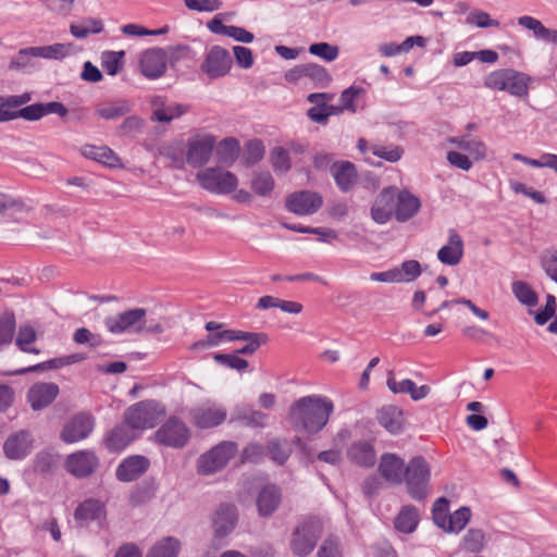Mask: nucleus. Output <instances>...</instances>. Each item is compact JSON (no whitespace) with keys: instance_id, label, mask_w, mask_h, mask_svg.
Listing matches in <instances>:
<instances>
[{"instance_id":"obj_1","label":"nucleus","mask_w":557,"mask_h":557,"mask_svg":"<svg viewBox=\"0 0 557 557\" xmlns=\"http://www.w3.org/2000/svg\"><path fill=\"white\" fill-rule=\"evenodd\" d=\"M333 412V401L314 394L294 401L288 408L287 418L294 431L312 436L326 426Z\"/></svg>"},{"instance_id":"obj_2","label":"nucleus","mask_w":557,"mask_h":557,"mask_svg":"<svg viewBox=\"0 0 557 557\" xmlns=\"http://www.w3.org/2000/svg\"><path fill=\"white\" fill-rule=\"evenodd\" d=\"M104 325L112 334H161L164 331L160 322L147 318V311L143 308H134L108 317Z\"/></svg>"},{"instance_id":"obj_3","label":"nucleus","mask_w":557,"mask_h":557,"mask_svg":"<svg viewBox=\"0 0 557 557\" xmlns=\"http://www.w3.org/2000/svg\"><path fill=\"white\" fill-rule=\"evenodd\" d=\"M533 78L527 73L512 69L491 72L484 78V86L492 90L507 91L511 96L522 98L529 95Z\"/></svg>"},{"instance_id":"obj_4","label":"nucleus","mask_w":557,"mask_h":557,"mask_svg":"<svg viewBox=\"0 0 557 557\" xmlns=\"http://www.w3.org/2000/svg\"><path fill=\"white\" fill-rule=\"evenodd\" d=\"M165 413V407L161 403L147 399L129 406L124 411L123 418L124 422L139 435L143 431L154 428Z\"/></svg>"},{"instance_id":"obj_5","label":"nucleus","mask_w":557,"mask_h":557,"mask_svg":"<svg viewBox=\"0 0 557 557\" xmlns=\"http://www.w3.org/2000/svg\"><path fill=\"white\" fill-rule=\"evenodd\" d=\"M323 533V522L315 517L301 521L293 531L289 547L297 557L309 556Z\"/></svg>"},{"instance_id":"obj_6","label":"nucleus","mask_w":557,"mask_h":557,"mask_svg":"<svg viewBox=\"0 0 557 557\" xmlns=\"http://www.w3.org/2000/svg\"><path fill=\"white\" fill-rule=\"evenodd\" d=\"M238 446L233 441H223L210 450L200 455L197 460V472L200 475H212L226 467L228 461L235 457Z\"/></svg>"},{"instance_id":"obj_7","label":"nucleus","mask_w":557,"mask_h":557,"mask_svg":"<svg viewBox=\"0 0 557 557\" xmlns=\"http://www.w3.org/2000/svg\"><path fill=\"white\" fill-rule=\"evenodd\" d=\"M430 478L431 467L423 457L417 456L410 459L404 479L407 491L413 499L421 500L426 497Z\"/></svg>"},{"instance_id":"obj_8","label":"nucleus","mask_w":557,"mask_h":557,"mask_svg":"<svg viewBox=\"0 0 557 557\" xmlns=\"http://www.w3.org/2000/svg\"><path fill=\"white\" fill-rule=\"evenodd\" d=\"M196 177L202 188L213 194L233 193L238 185L236 175L221 168L205 169Z\"/></svg>"},{"instance_id":"obj_9","label":"nucleus","mask_w":557,"mask_h":557,"mask_svg":"<svg viewBox=\"0 0 557 557\" xmlns=\"http://www.w3.org/2000/svg\"><path fill=\"white\" fill-rule=\"evenodd\" d=\"M232 65L233 59L230 52L221 46H212L205 55L200 71L209 79H216L227 75Z\"/></svg>"},{"instance_id":"obj_10","label":"nucleus","mask_w":557,"mask_h":557,"mask_svg":"<svg viewBox=\"0 0 557 557\" xmlns=\"http://www.w3.org/2000/svg\"><path fill=\"white\" fill-rule=\"evenodd\" d=\"M189 437L190 432L187 425L175 417L170 418L154 433L158 444L172 448L184 447L188 443Z\"/></svg>"},{"instance_id":"obj_11","label":"nucleus","mask_w":557,"mask_h":557,"mask_svg":"<svg viewBox=\"0 0 557 557\" xmlns=\"http://www.w3.org/2000/svg\"><path fill=\"white\" fill-rule=\"evenodd\" d=\"M190 421L199 429H211L221 425L227 418L226 408L214 401H207L194 408L190 413Z\"/></svg>"},{"instance_id":"obj_12","label":"nucleus","mask_w":557,"mask_h":557,"mask_svg":"<svg viewBox=\"0 0 557 557\" xmlns=\"http://www.w3.org/2000/svg\"><path fill=\"white\" fill-rule=\"evenodd\" d=\"M323 205V197L310 190H301L290 194L286 198V208L297 215H311Z\"/></svg>"},{"instance_id":"obj_13","label":"nucleus","mask_w":557,"mask_h":557,"mask_svg":"<svg viewBox=\"0 0 557 557\" xmlns=\"http://www.w3.org/2000/svg\"><path fill=\"white\" fill-rule=\"evenodd\" d=\"M95 419L91 414L81 412L69 420L61 432V440L72 444L85 440L92 432Z\"/></svg>"},{"instance_id":"obj_14","label":"nucleus","mask_w":557,"mask_h":557,"mask_svg":"<svg viewBox=\"0 0 557 557\" xmlns=\"http://www.w3.org/2000/svg\"><path fill=\"white\" fill-rule=\"evenodd\" d=\"M168 54L162 48L145 50L139 58L141 74L149 79H156L164 75L166 71Z\"/></svg>"},{"instance_id":"obj_15","label":"nucleus","mask_w":557,"mask_h":557,"mask_svg":"<svg viewBox=\"0 0 557 557\" xmlns=\"http://www.w3.org/2000/svg\"><path fill=\"white\" fill-rule=\"evenodd\" d=\"M397 187L383 188L373 201L370 210L372 220L377 224H386L395 214V200Z\"/></svg>"},{"instance_id":"obj_16","label":"nucleus","mask_w":557,"mask_h":557,"mask_svg":"<svg viewBox=\"0 0 557 557\" xmlns=\"http://www.w3.org/2000/svg\"><path fill=\"white\" fill-rule=\"evenodd\" d=\"M99 460L90 450H79L67 456L65 469L76 478H87L98 468Z\"/></svg>"},{"instance_id":"obj_17","label":"nucleus","mask_w":557,"mask_h":557,"mask_svg":"<svg viewBox=\"0 0 557 557\" xmlns=\"http://www.w3.org/2000/svg\"><path fill=\"white\" fill-rule=\"evenodd\" d=\"M34 445V438L29 431L21 430L12 433L3 444V453L10 460L26 458Z\"/></svg>"},{"instance_id":"obj_18","label":"nucleus","mask_w":557,"mask_h":557,"mask_svg":"<svg viewBox=\"0 0 557 557\" xmlns=\"http://www.w3.org/2000/svg\"><path fill=\"white\" fill-rule=\"evenodd\" d=\"M215 139L211 135L197 136L189 140L186 161L194 168L206 164L212 154Z\"/></svg>"},{"instance_id":"obj_19","label":"nucleus","mask_w":557,"mask_h":557,"mask_svg":"<svg viewBox=\"0 0 557 557\" xmlns=\"http://www.w3.org/2000/svg\"><path fill=\"white\" fill-rule=\"evenodd\" d=\"M465 244L462 237L454 228L448 231L447 244L437 251V259L446 265L455 267L463 257Z\"/></svg>"},{"instance_id":"obj_20","label":"nucleus","mask_w":557,"mask_h":557,"mask_svg":"<svg viewBox=\"0 0 557 557\" xmlns=\"http://www.w3.org/2000/svg\"><path fill=\"white\" fill-rule=\"evenodd\" d=\"M59 386L55 383H36L28 393L27 398L34 410H40L49 406L58 396Z\"/></svg>"},{"instance_id":"obj_21","label":"nucleus","mask_w":557,"mask_h":557,"mask_svg":"<svg viewBox=\"0 0 557 557\" xmlns=\"http://www.w3.org/2000/svg\"><path fill=\"white\" fill-rule=\"evenodd\" d=\"M149 468V460L144 456H131L124 459L116 469V479L131 482L138 479Z\"/></svg>"},{"instance_id":"obj_22","label":"nucleus","mask_w":557,"mask_h":557,"mask_svg":"<svg viewBox=\"0 0 557 557\" xmlns=\"http://www.w3.org/2000/svg\"><path fill=\"white\" fill-rule=\"evenodd\" d=\"M421 202L418 197L404 189L398 191L395 200V218L398 222H406L413 218L420 210Z\"/></svg>"},{"instance_id":"obj_23","label":"nucleus","mask_w":557,"mask_h":557,"mask_svg":"<svg viewBox=\"0 0 557 557\" xmlns=\"http://www.w3.org/2000/svg\"><path fill=\"white\" fill-rule=\"evenodd\" d=\"M347 457L351 463L363 468H371L376 461L374 447L367 441L354 442L347 450Z\"/></svg>"},{"instance_id":"obj_24","label":"nucleus","mask_w":557,"mask_h":557,"mask_svg":"<svg viewBox=\"0 0 557 557\" xmlns=\"http://www.w3.org/2000/svg\"><path fill=\"white\" fill-rule=\"evenodd\" d=\"M294 444L301 445V438L296 436L293 441H288L287 438L273 437L268 441L265 448L271 460L278 466H283L290 457Z\"/></svg>"},{"instance_id":"obj_25","label":"nucleus","mask_w":557,"mask_h":557,"mask_svg":"<svg viewBox=\"0 0 557 557\" xmlns=\"http://www.w3.org/2000/svg\"><path fill=\"white\" fill-rule=\"evenodd\" d=\"M379 470L387 481L400 484L404 481L406 467L404 460L397 455L386 453L381 457Z\"/></svg>"},{"instance_id":"obj_26","label":"nucleus","mask_w":557,"mask_h":557,"mask_svg":"<svg viewBox=\"0 0 557 557\" xmlns=\"http://www.w3.org/2000/svg\"><path fill=\"white\" fill-rule=\"evenodd\" d=\"M137 436L135 430L123 421L108 433L106 444L109 450L121 451Z\"/></svg>"},{"instance_id":"obj_27","label":"nucleus","mask_w":557,"mask_h":557,"mask_svg":"<svg viewBox=\"0 0 557 557\" xmlns=\"http://www.w3.org/2000/svg\"><path fill=\"white\" fill-rule=\"evenodd\" d=\"M331 171L337 187L343 193L350 191L357 183V169L355 164L349 161L334 163Z\"/></svg>"},{"instance_id":"obj_28","label":"nucleus","mask_w":557,"mask_h":557,"mask_svg":"<svg viewBox=\"0 0 557 557\" xmlns=\"http://www.w3.org/2000/svg\"><path fill=\"white\" fill-rule=\"evenodd\" d=\"M237 523V510L233 505H221L215 512L213 520L214 533L216 536L230 534Z\"/></svg>"},{"instance_id":"obj_29","label":"nucleus","mask_w":557,"mask_h":557,"mask_svg":"<svg viewBox=\"0 0 557 557\" xmlns=\"http://www.w3.org/2000/svg\"><path fill=\"white\" fill-rule=\"evenodd\" d=\"M386 384L388 389L394 394H409L411 399L416 401L425 398L431 392L430 386H417L416 383L409 379L397 382L392 374L388 375Z\"/></svg>"},{"instance_id":"obj_30","label":"nucleus","mask_w":557,"mask_h":557,"mask_svg":"<svg viewBox=\"0 0 557 557\" xmlns=\"http://www.w3.org/2000/svg\"><path fill=\"white\" fill-rule=\"evenodd\" d=\"M82 154L90 160L97 161L109 168H122L119 156L107 146L85 145L82 147Z\"/></svg>"},{"instance_id":"obj_31","label":"nucleus","mask_w":557,"mask_h":557,"mask_svg":"<svg viewBox=\"0 0 557 557\" xmlns=\"http://www.w3.org/2000/svg\"><path fill=\"white\" fill-rule=\"evenodd\" d=\"M281 504V491L275 485L264 486L258 494L257 507L262 517L271 516Z\"/></svg>"},{"instance_id":"obj_32","label":"nucleus","mask_w":557,"mask_h":557,"mask_svg":"<svg viewBox=\"0 0 557 557\" xmlns=\"http://www.w3.org/2000/svg\"><path fill=\"white\" fill-rule=\"evenodd\" d=\"M33 55L45 60L60 61L69 55L75 53V47L73 44H61L57 42L48 46H35L32 47Z\"/></svg>"},{"instance_id":"obj_33","label":"nucleus","mask_w":557,"mask_h":557,"mask_svg":"<svg viewBox=\"0 0 557 557\" xmlns=\"http://www.w3.org/2000/svg\"><path fill=\"white\" fill-rule=\"evenodd\" d=\"M268 416L246 406H237L232 412L230 422H240L247 426L264 428Z\"/></svg>"},{"instance_id":"obj_34","label":"nucleus","mask_w":557,"mask_h":557,"mask_svg":"<svg viewBox=\"0 0 557 557\" xmlns=\"http://www.w3.org/2000/svg\"><path fill=\"white\" fill-rule=\"evenodd\" d=\"M84 359H85V356L83 354L67 355V356L50 359L48 361L32 366L28 368L16 370L13 372V374L20 375V374H25L28 372L60 369V368H63V367H66V366L73 364V363H78V362L83 361Z\"/></svg>"},{"instance_id":"obj_35","label":"nucleus","mask_w":557,"mask_h":557,"mask_svg":"<svg viewBox=\"0 0 557 557\" xmlns=\"http://www.w3.org/2000/svg\"><path fill=\"white\" fill-rule=\"evenodd\" d=\"M106 516L104 505L95 498H89L81 503L74 512L76 521L89 522L100 520Z\"/></svg>"},{"instance_id":"obj_36","label":"nucleus","mask_w":557,"mask_h":557,"mask_svg":"<svg viewBox=\"0 0 557 557\" xmlns=\"http://www.w3.org/2000/svg\"><path fill=\"white\" fill-rule=\"evenodd\" d=\"M379 423L389 433H399L404 426V417L400 409L386 406L377 411Z\"/></svg>"},{"instance_id":"obj_37","label":"nucleus","mask_w":557,"mask_h":557,"mask_svg":"<svg viewBox=\"0 0 557 557\" xmlns=\"http://www.w3.org/2000/svg\"><path fill=\"white\" fill-rule=\"evenodd\" d=\"M449 143L456 145L458 148L468 151L476 161L483 160L487 153L486 145L478 137L469 135L450 137Z\"/></svg>"},{"instance_id":"obj_38","label":"nucleus","mask_w":557,"mask_h":557,"mask_svg":"<svg viewBox=\"0 0 557 557\" xmlns=\"http://www.w3.org/2000/svg\"><path fill=\"white\" fill-rule=\"evenodd\" d=\"M511 292L515 298L528 308H533L539 304V295L531 284L525 281L517 280L511 283Z\"/></svg>"},{"instance_id":"obj_39","label":"nucleus","mask_w":557,"mask_h":557,"mask_svg":"<svg viewBox=\"0 0 557 557\" xmlns=\"http://www.w3.org/2000/svg\"><path fill=\"white\" fill-rule=\"evenodd\" d=\"M486 545V534L482 529L471 528L462 536L459 549L467 553H480Z\"/></svg>"},{"instance_id":"obj_40","label":"nucleus","mask_w":557,"mask_h":557,"mask_svg":"<svg viewBox=\"0 0 557 557\" xmlns=\"http://www.w3.org/2000/svg\"><path fill=\"white\" fill-rule=\"evenodd\" d=\"M180 541L173 536H166L157 542L147 553L146 557H177Z\"/></svg>"},{"instance_id":"obj_41","label":"nucleus","mask_w":557,"mask_h":557,"mask_svg":"<svg viewBox=\"0 0 557 557\" xmlns=\"http://www.w3.org/2000/svg\"><path fill=\"white\" fill-rule=\"evenodd\" d=\"M275 187V181L270 172H255L250 180L251 190L259 197H268Z\"/></svg>"},{"instance_id":"obj_42","label":"nucleus","mask_w":557,"mask_h":557,"mask_svg":"<svg viewBox=\"0 0 557 557\" xmlns=\"http://www.w3.org/2000/svg\"><path fill=\"white\" fill-rule=\"evenodd\" d=\"M419 522V515L413 506H406L395 519V528L403 533H412Z\"/></svg>"},{"instance_id":"obj_43","label":"nucleus","mask_w":557,"mask_h":557,"mask_svg":"<svg viewBox=\"0 0 557 557\" xmlns=\"http://www.w3.org/2000/svg\"><path fill=\"white\" fill-rule=\"evenodd\" d=\"M131 111V106L127 101L122 100L117 102L102 103L97 106L96 114L104 120H115Z\"/></svg>"},{"instance_id":"obj_44","label":"nucleus","mask_w":557,"mask_h":557,"mask_svg":"<svg viewBox=\"0 0 557 557\" xmlns=\"http://www.w3.org/2000/svg\"><path fill=\"white\" fill-rule=\"evenodd\" d=\"M305 79L312 83L315 87L324 88L329 85L332 77L329 72L321 65L315 63L304 64Z\"/></svg>"},{"instance_id":"obj_45","label":"nucleus","mask_w":557,"mask_h":557,"mask_svg":"<svg viewBox=\"0 0 557 557\" xmlns=\"http://www.w3.org/2000/svg\"><path fill=\"white\" fill-rule=\"evenodd\" d=\"M188 111V107L181 103H170L164 107L156 108L152 111V120L169 123Z\"/></svg>"},{"instance_id":"obj_46","label":"nucleus","mask_w":557,"mask_h":557,"mask_svg":"<svg viewBox=\"0 0 557 557\" xmlns=\"http://www.w3.org/2000/svg\"><path fill=\"white\" fill-rule=\"evenodd\" d=\"M57 461L58 455L52 450H41L35 456L33 460L34 471L41 474L48 473L57 465Z\"/></svg>"},{"instance_id":"obj_47","label":"nucleus","mask_w":557,"mask_h":557,"mask_svg":"<svg viewBox=\"0 0 557 557\" xmlns=\"http://www.w3.org/2000/svg\"><path fill=\"white\" fill-rule=\"evenodd\" d=\"M398 273V283H410L416 281L422 273L421 265L417 260L404 261L398 268H395Z\"/></svg>"},{"instance_id":"obj_48","label":"nucleus","mask_w":557,"mask_h":557,"mask_svg":"<svg viewBox=\"0 0 557 557\" xmlns=\"http://www.w3.org/2000/svg\"><path fill=\"white\" fill-rule=\"evenodd\" d=\"M471 519V510L469 507H460L454 513H450L446 532L459 533L466 528Z\"/></svg>"},{"instance_id":"obj_49","label":"nucleus","mask_w":557,"mask_h":557,"mask_svg":"<svg viewBox=\"0 0 557 557\" xmlns=\"http://www.w3.org/2000/svg\"><path fill=\"white\" fill-rule=\"evenodd\" d=\"M33 48H23L18 50L15 57L12 58V60L9 63V70L15 71V72H23L28 70L29 67L34 66L33 60L35 57L32 52Z\"/></svg>"},{"instance_id":"obj_50","label":"nucleus","mask_w":557,"mask_h":557,"mask_svg":"<svg viewBox=\"0 0 557 557\" xmlns=\"http://www.w3.org/2000/svg\"><path fill=\"white\" fill-rule=\"evenodd\" d=\"M434 523L446 532L447 524L449 521V502L441 497L438 498L432 508Z\"/></svg>"},{"instance_id":"obj_51","label":"nucleus","mask_w":557,"mask_h":557,"mask_svg":"<svg viewBox=\"0 0 557 557\" xmlns=\"http://www.w3.org/2000/svg\"><path fill=\"white\" fill-rule=\"evenodd\" d=\"M124 54V51H107L102 53V66L109 75L114 76L122 70Z\"/></svg>"},{"instance_id":"obj_52","label":"nucleus","mask_w":557,"mask_h":557,"mask_svg":"<svg viewBox=\"0 0 557 557\" xmlns=\"http://www.w3.org/2000/svg\"><path fill=\"white\" fill-rule=\"evenodd\" d=\"M36 331L33 326L23 325L17 332L16 345L21 350L25 352L39 354V349L28 347L29 344L36 341Z\"/></svg>"},{"instance_id":"obj_53","label":"nucleus","mask_w":557,"mask_h":557,"mask_svg":"<svg viewBox=\"0 0 557 557\" xmlns=\"http://www.w3.org/2000/svg\"><path fill=\"white\" fill-rule=\"evenodd\" d=\"M15 332V318L12 312H4L0 317V347L12 342Z\"/></svg>"},{"instance_id":"obj_54","label":"nucleus","mask_w":557,"mask_h":557,"mask_svg":"<svg viewBox=\"0 0 557 557\" xmlns=\"http://www.w3.org/2000/svg\"><path fill=\"white\" fill-rule=\"evenodd\" d=\"M372 153L387 162L395 163L399 161L404 154V149L400 146L391 145H374L372 148Z\"/></svg>"},{"instance_id":"obj_55","label":"nucleus","mask_w":557,"mask_h":557,"mask_svg":"<svg viewBox=\"0 0 557 557\" xmlns=\"http://www.w3.org/2000/svg\"><path fill=\"white\" fill-rule=\"evenodd\" d=\"M309 52L327 62H332L338 57V47L327 42H317L309 46Z\"/></svg>"},{"instance_id":"obj_56","label":"nucleus","mask_w":557,"mask_h":557,"mask_svg":"<svg viewBox=\"0 0 557 557\" xmlns=\"http://www.w3.org/2000/svg\"><path fill=\"white\" fill-rule=\"evenodd\" d=\"M213 359L222 366H225L231 369H235L237 371H244L248 367V361L244 358H240L236 352L235 354H215Z\"/></svg>"},{"instance_id":"obj_57","label":"nucleus","mask_w":557,"mask_h":557,"mask_svg":"<svg viewBox=\"0 0 557 557\" xmlns=\"http://www.w3.org/2000/svg\"><path fill=\"white\" fill-rule=\"evenodd\" d=\"M517 22L521 27L531 30L536 39L543 40L547 27L540 20L523 15L518 17Z\"/></svg>"},{"instance_id":"obj_58","label":"nucleus","mask_w":557,"mask_h":557,"mask_svg":"<svg viewBox=\"0 0 557 557\" xmlns=\"http://www.w3.org/2000/svg\"><path fill=\"white\" fill-rule=\"evenodd\" d=\"M271 163L275 172H287L290 169L288 152L282 147H275L271 153Z\"/></svg>"},{"instance_id":"obj_59","label":"nucleus","mask_w":557,"mask_h":557,"mask_svg":"<svg viewBox=\"0 0 557 557\" xmlns=\"http://www.w3.org/2000/svg\"><path fill=\"white\" fill-rule=\"evenodd\" d=\"M318 557H342L339 540L335 536L326 537L317 553Z\"/></svg>"},{"instance_id":"obj_60","label":"nucleus","mask_w":557,"mask_h":557,"mask_svg":"<svg viewBox=\"0 0 557 557\" xmlns=\"http://www.w3.org/2000/svg\"><path fill=\"white\" fill-rule=\"evenodd\" d=\"M187 9L197 12H214L222 8L221 0H184Z\"/></svg>"},{"instance_id":"obj_61","label":"nucleus","mask_w":557,"mask_h":557,"mask_svg":"<svg viewBox=\"0 0 557 557\" xmlns=\"http://www.w3.org/2000/svg\"><path fill=\"white\" fill-rule=\"evenodd\" d=\"M467 24H474L480 28L487 27H498L499 22L496 20H492L490 14L484 11H473L471 12L466 20Z\"/></svg>"},{"instance_id":"obj_62","label":"nucleus","mask_w":557,"mask_h":557,"mask_svg":"<svg viewBox=\"0 0 557 557\" xmlns=\"http://www.w3.org/2000/svg\"><path fill=\"white\" fill-rule=\"evenodd\" d=\"M15 119L22 117L27 121H38L44 114V106L42 103H33L30 106L24 107L20 110L14 111Z\"/></svg>"},{"instance_id":"obj_63","label":"nucleus","mask_w":557,"mask_h":557,"mask_svg":"<svg viewBox=\"0 0 557 557\" xmlns=\"http://www.w3.org/2000/svg\"><path fill=\"white\" fill-rule=\"evenodd\" d=\"M556 312V298L548 294L546 296V305L543 310L539 311L534 315L535 323L537 325H544Z\"/></svg>"},{"instance_id":"obj_64","label":"nucleus","mask_w":557,"mask_h":557,"mask_svg":"<svg viewBox=\"0 0 557 557\" xmlns=\"http://www.w3.org/2000/svg\"><path fill=\"white\" fill-rule=\"evenodd\" d=\"M235 60L238 66L243 69H250L253 64V54L249 48L243 46H235L233 48Z\"/></svg>"}]
</instances>
